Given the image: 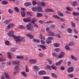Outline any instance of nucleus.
<instances>
[{"label":"nucleus","mask_w":79,"mask_h":79,"mask_svg":"<svg viewBox=\"0 0 79 79\" xmlns=\"http://www.w3.org/2000/svg\"><path fill=\"white\" fill-rule=\"evenodd\" d=\"M15 42H16L17 43H20L21 42H24V41H25V38L24 37L21 38V36H18L15 37Z\"/></svg>","instance_id":"obj_1"},{"label":"nucleus","mask_w":79,"mask_h":79,"mask_svg":"<svg viewBox=\"0 0 79 79\" xmlns=\"http://www.w3.org/2000/svg\"><path fill=\"white\" fill-rule=\"evenodd\" d=\"M32 10L33 11H38V12H42L43 11L42 9L40 7L38 6L37 7H34L32 8Z\"/></svg>","instance_id":"obj_2"},{"label":"nucleus","mask_w":79,"mask_h":79,"mask_svg":"<svg viewBox=\"0 0 79 79\" xmlns=\"http://www.w3.org/2000/svg\"><path fill=\"white\" fill-rule=\"evenodd\" d=\"M14 32H15V31H13V30H11L9 31L8 33H7V35L8 36L10 37H12L15 39H16L15 37H16V36L13 35Z\"/></svg>","instance_id":"obj_3"},{"label":"nucleus","mask_w":79,"mask_h":79,"mask_svg":"<svg viewBox=\"0 0 79 79\" xmlns=\"http://www.w3.org/2000/svg\"><path fill=\"white\" fill-rule=\"evenodd\" d=\"M74 69L73 67H71L67 69V71L69 73H72L74 71Z\"/></svg>","instance_id":"obj_4"},{"label":"nucleus","mask_w":79,"mask_h":79,"mask_svg":"<svg viewBox=\"0 0 79 79\" xmlns=\"http://www.w3.org/2000/svg\"><path fill=\"white\" fill-rule=\"evenodd\" d=\"M70 4L72 6L75 7L77 5H78V3L76 1H73L71 2Z\"/></svg>","instance_id":"obj_5"},{"label":"nucleus","mask_w":79,"mask_h":79,"mask_svg":"<svg viewBox=\"0 0 79 79\" xmlns=\"http://www.w3.org/2000/svg\"><path fill=\"white\" fill-rule=\"evenodd\" d=\"M31 23L28 24L27 26V29L28 31H32V28H31Z\"/></svg>","instance_id":"obj_6"},{"label":"nucleus","mask_w":79,"mask_h":79,"mask_svg":"<svg viewBox=\"0 0 79 79\" xmlns=\"http://www.w3.org/2000/svg\"><path fill=\"white\" fill-rule=\"evenodd\" d=\"M38 74L40 76H42V75H45L46 74V72L44 71H41L38 73Z\"/></svg>","instance_id":"obj_7"},{"label":"nucleus","mask_w":79,"mask_h":79,"mask_svg":"<svg viewBox=\"0 0 79 79\" xmlns=\"http://www.w3.org/2000/svg\"><path fill=\"white\" fill-rule=\"evenodd\" d=\"M4 74L5 76V77L6 79H10V76L9 75L8 73L6 72H5L4 73Z\"/></svg>","instance_id":"obj_8"},{"label":"nucleus","mask_w":79,"mask_h":79,"mask_svg":"<svg viewBox=\"0 0 79 79\" xmlns=\"http://www.w3.org/2000/svg\"><path fill=\"white\" fill-rule=\"evenodd\" d=\"M31 19L30 18L29 19H24L23 21L25 23H27V22H31Z\"/></svg>","instance_id":"obj_9"},{"label":"nucleus","mask_w":79,"mask_h":79,"mask_svg":"<svg viewBox=\"0 0 79 79\" xmlns=\"http://www.w3.org/2000/svg\"><path fill=\"white\" fill-rule=\"evenodd\" d=\"M30 62L32 64H35L36 63H37V60L34 59H30Z\"/></svg>","instance_id":"obj_10"},{"label":"nucleus","mask_w":79,"mask_h":79,"mask_svg":"<svg viewBox=\"0 0 79 79\" xmlns=\"http://www.w3.org/2000/svg\"><path fill=\"white\" fill-rule=\"evenodd\" d=\"M71 57L72 59L73 60L75 61H77L78 60V58L76 57L71 55Z\"/></svg>","instance_id":"obj_11"},{"label":"nucleus","mask_w":79,"mask_h":79,"mask_svg":"<svg viewBox=\"0 0 79 79\" xmlns=\"http://www.w3.org/2000/svg\"><path fill=\"white\" fill-rule=\"evenodd\" d=\"M26 36L28 37L31 39H32L34 38V36H33V35L29 34H26Z\"/></svg>","instance_id":"obj_12"},{"label":"nucleus","mask_w":79,"mask_h":79,"mask_svg":"<svg viewBox=\"0 0 79 79\" xmlns=\"http://www.w3.org/2000/svg\"><path fill=\"white\" fill-rule=\"evenodd\" d=\"M24 56H17L16 57L17 59H19L20 60H22L24 58Z\"/></svg>","instance_id":"obj_13"},{"label":"nucleus","mask_w":79,"mask_h":79,"mask_svg":"<svg viewBox=\"0 0 79 79\" xmlns=\"http://www.w3.org/2000/svg\"><path fill=\"white\" fill-rule=\"evenodd\" d=\"M45 12H53V11H54V10H52V9H46L45 10Z\"/></svg>","instance_id":"obj_14"},{"label":"nucleus","mask_w":79,"mask_h":79,"mask_svg":"<svg viewBox=\"0 0 79 79\" xmlns=\"http://www.w3.org/2000/svg\"><path fill=\"white\" fill-rule=\"evenodd\" d=\"M64 56V52H61L60 55V58H63Z\"/></svg>","instance_id":"obj_15"},{"label":"nucleus","mask_w":79,"mask_h":79,"mask_svg":"<svg viewBox=\"0 0 79 79\" xmlns=\"http://www.w3.org/2000/svg\"><path fill=\"white\" fill-rule=\"evenodd\" d=\"M21 74L23 75L24 77H27V74H26V72L24 71L22 72L21 73Z\"/></svg>","instance_id":"obj_16"},{"label":"nucleus","mask_w":79,"mask_h":79,"mask_svg":"<svg viewBox=\"0 0 79 79\" xmlns=\"http://www.w3.org/2000/svg\"><path fill=\"white\" fill-rule=\"evenodd\" d=\"M51 66L52 69H54V70H56L57 69V67L56 66H55L54 64L52 65Z\"/></svg>","instance_id":"obj_17"},{"label":"nucleus","mask_w":79,"mask_h":79,"mask_svg":"<svg viewBox=\"0 0 79 79\" xmlns=\"http://www.w3.org/2000/svg\"><path fill=\"white\" fill-rule=\"evenodd\" d=\"M21 15L22 17H24L26 16V12L24 11H22L21 12Z\"/></svg>","instance_id":"obj_18"},{"label":"nucleus","mask_w":79,"mask_h":79,"mask_svg":"<svg viewBox=\"0 0 79 79\" xmlns=\"http://www.w3.org/2000/svg\"><path fill=\"white\" fill-rule=\"evenodd\" d=\"M25 72L26 73H29V69H28V66H27V65H25Z\"/></svg>","instance_id":"obj_19"},{"label":"nucleus","mask_w":79,"mask_h":79,"mask_svg":"<svg viewBox=\"0 0 79 79\" xmlns=\"http://www.w3.org/2000/svg\"><path fill=\"white\" fill-rule=\"evenodd\" d=\"M31 5V2H26L24 3V6H28Z\"/></svg>","instance_id":"obj_20"},{"label":"nucleus","mask_w":79,"mask_h":79,"mask_svg":"<svg viewBox=\"0 0 79 79\" xmlns=\"http://www.w3.org/2000/svg\"><path fill=\"white\" fill-rule=\"evenodd\" d=\"M39 38L41 39V40H45V37L42 36V34H40V36L39 37Z\"/></svg>","instance_id":"obj_21"},{"label":"nucleus","mask_w":79,"mask_h":79,"mask_svg":"<svg viewBox=\"0 0 79 79\" xmlns=\"http://www.w3.org/2000/svg\"><path fill=\"white\" fill-rule=\"evenodd\" d=\"M65 49L67 50L71 51V49H70L69 46L68 45H66L65 46Z\"/></svg>","instance_id":"obj_22"},{"label":"nucleus","mask_w":79,"mask_h":79,"mask_svg":"<svg viewBox=\"0 0 79 79\" xmlns=\"http://www.w3.org/2000/svg\"><path fill=\"white\" fill-rule=\"evenodd\" d=\"M40 47L42 48L43 50H46V46L44 45H40Z\"/></svg>","instance_id":"obj_23"},{"label":"nucleus","mask_w":79,"mask_h":79,"mask_svg":"<svg viewBox=\"0 0 79 79\" xmlns=\"http://www.w3.org/2000/svg\"><path fill=\"white\" fill-rule=\"evenodd\" d=\"M67 31L70 34L72 33L73 32V31H72V29H71V28H68Z\"/></svg>","instance_id":"obj_24"},{"label":"nucleus","mask_w":79,"mask_h":79,"mask_svg":"<svg viewBox=\"0 0 79 79\" xmlns=\"http://www.w3.org/2000/svg\"><path fill=\"white\" fill-rule=\"evenodd\" d=\"M2 4L4 5H6L8 4V2H7L4 1L2 2Z\"/></svg>","instance_id":"obj_25"},{"label":"nucleus","mask_w":79,"mask_h":79,"mask_svg":"<svg viewBox=\"0 0 79 79\" xmlns=\"http://www.w3.org/2000/svg\"><path fill=\"white\" fill-rule=\"evenodd\" d=\"M8 57L9 59H11V54L10 52H8L7 53Z\"/></svg>","instance_id":"obj_26"},{"label":"nucleus","mask_w":79,"mask_h":79,"mask_svg":"<svg viewBox=\"0 0 79 79\" xmlns=\"http://www.w3.org/2000/svg\"><path fill=\"white\" fill-rule=\"evenodd\" d=\"M14 10L15 11H16V12H17V13H18V12L19 11V10L17 7H15L14 8Z\"/></svg>","instance_id":"obj_27"},{"label":"nucleus","mask_w":79,"mask_h":79,"mask_svg":"<svg viewBox=\"0 0 79 79\" xmlns=\"http://www.w3.org/2000/svg\"><path fill=\"white\" fill-rule=\"evenodd\" d=\"M19 63V61H13L12 62L13 64H18Z\"/></svg>","instance_id":"obj_28"},{"label":"nucleus","mask_w":79,"mask_h":79,"mask_svg":"<svg viewBox=\"0 0 79 79\" xmlns=\"http://www.w3.org/2000/svg\"><path fill=\"white\" fill-rule=\"evenodd\" d=\"M52 17L54 18H56V19H60V17L56 15H53Z\"/></svg>","instance_id":"obj_29"},{"label":"nucleus","mask_w":79,"mask_h":79,"mask_svg":"<svg viewBox=\"0 0 79 79\" xmlns=\"http://www.w3.org/2000/svg\"><path fill=\"white\" fill-rule=\"evenodd\" d=\"M5 44L6 45H7L8 46L10 45V42L8 40L5 41Z\"/></svg>","instance_id":"obj_30"},{"label":"nucleus","mask_w":79,"mask_h":79,"mask_svg":"<svg viewBox=\"0 0 79 79\" xmlns=\"http://www.w3.org/2000/svg\"><path fill=\"white\" fill-rule=\"evenodd\" d=\"M73 14L74 16H76L77 15L79 16V13H77L76 12H73Z\"/></svg>","instance_id":"obj_31"},{"label":"nucleus","mask_w":79,"mask_h":79,"mask_svg":"<svg viewBox=\"0 0 79 79\" xmlns=\"http://www.w3.org/2000/svg\"><path fill=\"white\" fill-rule=\"evenodd\" d=\"M33 69H34L36 71H38L39 68L37 67V66L35 65L33 67Z\"/></svg>","instance_id":"obj_32"},{"label":"nucleus","mask_w":79,"mask_h":79,"mask_svg":"<svg viewBox=\"0 0 79 79\" xmlns=\"http://www.w3.org/2000/svg\"><path fill=\"white\" fill-rule=\"evenodd\" d=\"M6 61L5 59L0 58V62H3L4 61Z\"/></svg>","instance_id":"obj_33"},{"label":"nucleus","mask_w":79,"mask_h":79,"mask_svg":"<svg viewBox=\"0 0 79 79\" xmlns=\"http://www.w3.org/2000/svg\"><path fill=\"white\" fill-rule=\"evenodd\" d=\"M37 20V19H35V18H33L31 20V23H32L33 24H35V22L34 21H36Z\"/></svg>","instance_id":"obj_34"},{"label":"nucleus","mask_w":79,"mask_h":79,"mask_svg":"<svg viewBox=\"0 0 79 79\" xmlns=\"http://www.w3.org/2000/svg\"><path fill=\"white\" fill-rule=\"evenodd\" d=\"M54 47H59L60 45L57 43H55L53 44Z\"/></svg>","instance_id":"obj_35"},{"label":"nucleus","mask_w":79,"mask_h":79,"mask_svg":"<svg viewBox=\"0 0 79 79\" xmlns=\"http://www.w3.org/2000/svg\"><path fill=\"white\" fill-rule=\"evenodd\" d=\"M49 33L50 34L48 35L49 36H54L55 35V33L52 31H51Z\"/></svg>","instance_id":"obj_36"},{"label":"nucleus","mask_w":79,"mask_h":79,"mask_svg":"<svg viewBox=\"0 0 79 79\" xmlns=\"http://www.w3.org/2000/svg\"><path fill=\"white\" fill-rule=\"evenodd\" d=\"M38 56H39V57H40V58H42V57H44V55L42 53H40L39 54Z\"/></svg>","instance_id":"obj_37"},{"label":"nucleus","mask_w":79,"mask_h":79,"mask_svg":"<svg viewBox=\"0 0 79 79\" xmlns=\"http://www.w3.org/2000/svg\"><path fill=\"white\" fill-rule=\"evenodd\" d=\"M46 42L48 44H50L52 43V41L49 40H46Z\"/></svg>","instance_id":"obj_38"},{"label":"nucleus","mask_w":79,"mask_h":79,"mask_svg":"<svg viewBox=\"0 0 79 79\" xmlns=\"http://www.w3.org/2000/svg\"><path fill=\"white\" fill-rule=\"evenodd\" d=\"M14 69L15 70H18V69H19V66L18 65L16 66Z\"/></svg>","instance_id":"obj_39"},{"label":"nucleus","mask_w":79,"mask_h":79,"mask_svg":"<svg viewBox=\"0 0 79 79\" xmlns=\"http://www.w3.org/2000/svg\"><path fill=\"white\" fill-rule=\"evenodd\" d=\"M52 77H55V78H57V76L54 73H52Z\"/></svg>","instance_id":"obj_40"},{"label":"nucleus","mask_w":79,"mask_h":79,"mask_svg":"<svg viewBox=\"0 0 79 79\" xmlns=\"http://www.w3.org/2000/svg\"><path fill=\"white\" fill-rule=\"evenodd\" d=\"M52 55L53 56H55V57H56L58 56V55H57L55 53V52L52 53Z\"/></svg>","instance_id":"obj_41"},{"label":"nucleus","mask_w":79,"mask_h":79,"mask_svg":"<svg viewBox=\"0 0 79 79\" xmlns=\"http://www.w3.org/2000/svg\"><path fill=\"white\" fill-rule=\"evenodd\" d=\"M49 29H50L49 27H47L46 29V31L47 32H48V33H50L51 32Z\"/></svg>","instance_id":"obj_42"},{"label":"nucleus","mask_w":79,"mask_h":79,"mask_svg":"<svg viewBox=\"0 0 79 79\" xmlns=\"http://www.w3.org/2000/svg\"><path fill=\"white\" fill-rule=\"evenodd\" d=\"M25 27L23 26V25H20L19 28V29H23V28H25Z\"/></svg>","instance_id":"obj_43"},{"label":"nucleus","mask_w":79,"mask_h":79,"mask_svg":"<svg viewBox=\"0 0 79 79\" xmlns=\"http://www.w3.org/2000/svg\"><path fill=\"white\" fill-rule=\"evenodd\" d=\"M37 17H40V16H42V14L40 13H37Z\"/></svg>","instance_id":"obj_44"},{"label":"nucleus","mask_w":79,"mask_h":79,"mask_svg":"<svg viewBox=\"0 0 79 79\" xmlns=\"http://www.w3.org/2000/svg\"><path fill=\"white\" fill-rule=\"evenodd\" d=\"M47 61H48L49 62V63L50 64H52V61L51 60L47 59Z\"/></svg>","instance_id":"obj_45"},{"label":"nucleus","mask_w":79,"mask_h":79,"mask_svg":"<svg viewBox=\"0 0 79 79\" xmlns=\"http://www.w3.org/2000/svg\"><path fill=\"white\" fill-rule=\"evenodd\" d=\"M60 33V31H58L57 32V34L56 35V36L58 37L59 38H60V34L59 33Z\"/></svg>","instance_id":"obj_46"},{"label":"nucleus","mask_w":79,"mask_h":79,"mask_svg":"<svg viewBox=\"0 0 79 79\" xmlns=\"http://www.w3.org/2000/svg\"><path fill=\"white\" fill-rule=\"evenodd\" d=\"M40 42L43 45H44V44H45V41L42 40H41Z\"/></svg>","instance_id":"obj_47"},{"label":"nucleus","mask_w":79,"mask_h":79,"mask_svg":"<svg viewBox=\"0 0 79 79\" xmlns=\"http://www.w3.org/2000/svg\"><path fill=\"white\" fill-rule=\"evenodd\" d=\"M8 12L9 13H10V14H12V13H13V11L11 9H9L8 10Z\"/></svg>","instance_id":"obj_48"},{"label":"nucleus","mask_w":79,"mask_h":79,"mask_svg":"<svg viewBox=\"0 0 79 79\" xmlns=\"http://www.w3.org/2000/svg\"><path fill=\"white\" fill-rule=\"evenodd\" d=\"M60 20L63 22H65V20L63 18H60Z\"/></svg>","instance_id":"obj_49"},{"label":"nucleus","mask_w":79,"mask_h":79,"mask_svg":"<svg viewBox=\"0 0 79 79\" xmlns=\"http://www.w3.org/2000/svg\"><path fill=\"white\" fill-rule=\"evenodd\" d=\"M52 23V21L51 20H49V21H48L45 22V24H48L50 23Z\"/></svg>","instance_id":"obj_50"},{"label":"nucleus","mask_w":79,"mask_h":79,"mask_svg":"<svg viewBox=\"0 0 79 79\" xmlns=\"http://www.w3.org/2000/svg\"><path fill=\"white\" fill-rule=\"evenodd\" d=\"M43 78L44 79H50V77H48L47 76H44L43 77Z\"/></svg>","instance_id":"obj_51"},{"label":"nucleus","mask_w":79,"mask_h":79,"mask_svg":"<svg viewBox=\"0 0 79 79\" xmlns=\"http://www.w3.org/2000/svg\"><path fill=\"white\" fill-rule=\"evenodd\" d=\"M60 69L62 71H64L65 69V68L63 66H62L60 67Z\"/></svg>","instance_id":"obj_52"},{"label":"nucleus","mask_w":79,"mask_h":79,"mask_svg":"<svg viewBox=\"0 0 79 79\" xmlns=\"http://www.w3.org/2000/svg\"><path fill=\"white\" fill-rule=\"evenodd\" d=\"M55 25H52L50 26V28L52 29H55Z\"/></svg>","instance_id":"obj_53"},{"label":"nucleus","mask_w":79,"mask_h":79,"mask_svg":"<svg viewBox=\"0 0 79 79\" xmlns=\"http://www.w3.org/2000/svg\"><path fill=\"white\" fill-rule=\"evenodd\" d=\"M71 24L72 26V27H75V24L74 23H73V22H71Z\"/></svg>","instance_id":"obj_54"},{"label":"nucleus","mask_w":79,"mask_h":79,"mask_svg":"<svg viewBox=\"0 0 79 79\" xmlns=\"http://www.w3.org/2000/svg\"><path fill=\"white\" fill-rule=\"evenodd\" d=\"M10 22V21L8 20H6L4 22V24H8Z\"/></svg>","instance_id":"obj_55"},{"label":"nucleus","mask_w":79,"mask_h":79,"mask_svg":"<svg viewBox=\"0 0 79 79\" xmlns=\"http://www.w3.org/2000/svg\"><path fill=\"white\" fill-rule=\"evenodd\" d=\"M55 51H56V52H59L60 51V48H56L55 49Z\"/></svg>","instance_id":"obj_56"},{"label":"nucleus","mask_w":79,"mask_h":79,"mask_svg":"<svg viewBox=\"0 0 79 79\" xmlns=\"http://www.w3.org/2000/svg\"><path fill=\"white\" fill-rule=\"evenodd\" d=\"M34 26V27H36V28H38V27H39V26H38V25H37V24L35 23V24H33Z\"/></svg>","instance_id":"obj_57"},{"label":"nucleus","mask_w":79,"mask_h":79,"mask_svg":"<svg viewBox=\"0 0 79 79\" xmlns=\"http://www.w3.org/2000/svg\"><path fill=\"white\" fill-rule=\"evenodd\" d=\"M60 17H64V15H63V13H61L60 12Z\"/></svg>","instance_id":"obj_58"},{"label":"nucleus","mask_w":79,"mask_h":79,"mask_svg":"<svg viewBox=\"0 0 79 79\" xmlns=\"http://www.w3.org/2000/svg\"><path fill=\"white\" fill-rule=\"evenodd\" d=\"M74 44V43H73V42H72V43H70L69 44H68V45L69 46H71L73 45Z\"/></svg>","instance_id":"obj_59"},{"label":"nucleus","mask_w":79,"mask_h":79,"mask_svg":"<svg viewBox=\"0 0 79 79\" xmlns=\"http://www.w3.org/2000/svg\"><path fill=\"white\" fill-rule=\"evenodd\" d=\"M46 68H47V69H48L50 70L51 69V67H50V66L49 65L46 66Z\"/></svg>","instance_id":"obj_60"},{"label":"nucleus","mask_w":79,"mask_h":79,"mask_svg":"<svg viewBox=\"0 0 79 79\" xmlns=\"http://www.w3.org/2000/svg\"><path fill=\"white\" fill-rule=\"evenodd\" d=\"M29 60V57L28 56H25V61H27Z\"/></svg>","instance_id":"obj_61"},{"label":"nucleus","mask_w":79,"mask_h":79,"mask_svg":"<svg viewBox=\"0 0 79 79\" xmlns=\"http://www.w3.org/2000/svg\"><path fill=\"white\" fill-rule=\"evenodd\" d=\"M48 40H53V38L52 37H49L48 38Z\"/></svg>","instance_id":"obj_62"},{"label":"nucleus","mask_w":79,"mask_h":79,"mask_svg":"<svg viewBox=\"0 0 79 79\" xmlns=\"http://www.w3.org/2000/svg\"><path fill=\"white\" fill-rule=\"evenodd\" d=\"M10 50L13 52H15V49L14 48H11Z\"/></svg>","instance_id":"obj_63"},{"label":"nucleus","mask_w":79,"mask_h":79,"mask_svg":"<svg viewBox=\"0 0 79 79\" xmlns=\"http://www.w3.org/2000/svg\"><path fill=\"white\" fill-rule=\"evenodd\" d=\"M68 77H73V75L72 74H69L68 75Z\"/></svg>","instance_id":"obj_64"}]
</instances>
